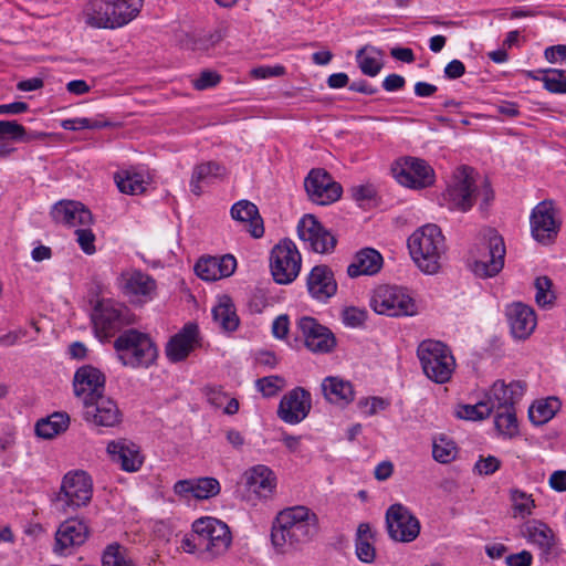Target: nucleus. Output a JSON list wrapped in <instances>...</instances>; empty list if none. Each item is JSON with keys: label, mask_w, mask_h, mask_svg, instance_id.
<instances>
[{"label": "nucleus", "mask_w": 566, "mask_h": 566, "mask_svg": "<svg viewBox=\"0 0 566 566\" xmlns=\"http://www.w3.org/2000/svg\"><path fill=\"white\" fill-rule=\"evenodd\" d=\"M93 496V482L91 476L83 470L67 472L61 482L60 491L53 501L67 512L88 505Z\"/></svg>", "instance_id": "9"}, {"label": "nucleus", "mask_w": 566, "mask_h": 566, "mask_svg": "<svg viewBox=\"0 0 566 566\" xmlns=\"http://www.w3.org/2000/svg\"><path fill=\"white\" fill-rule=\"evenodd\" d=\"M103 566H130L120 553L118 544H111L106 547L102 558Z\"/></svg>", "instance_id": "51"}, {"label": "nucleus", "mask_w": 566, "mask_h": 566, "mask_svg": "<svg viewBox=\"0 0 566 566\" xmlns=\"http://www.w3.org/2000/svg\"><path fill=\"white\" fill-rule=\"evenodd\" d=\"M386 525L390 538L400 543L412 542L420 533L419 520L400 503L388 507Z\"/></svg>", "instance_id": "15"}, {"label": "nucleus", "mask_w": 566, "mask_h": 566, "mask_svg": "<svg viewBox=\"0 0 566 566\" xmlns=\"http://www.w3.org/2000/svg\"><path fill=\"white\" fill-rule=\"evenodd\" d=\"M522 532L527 542L537 546L545 560H548L556 545L553 530L539 520H531L524 524Z\"/></svg>", "instance_id": "30"}, {"label": "nucleus", "mask_w": 566, "mask_h": 566, "mask_svg": "<svg viewBox=\"0 0 566 566\" xmlns=\"http://www.w3.org/2000/svg\"><path fill=\"white\" fill-rule=\"evenodd\" d=\"M70 423V417L64 412H54L48 418L41 419L35 424V433L40 438L52 439L65 431Z\"/></svg>", "instance_id": "39"}, {"label": "nucleus", "mask_w": 566, "mask_h": 566, "mask_svg": "<svg viewBox=\"0 0 566 566\" xmlns=\"http://www.w3.org/2000/svg\"><path fill=\"white\" fill-rule=\"evenodd\" d=\"M118 360L125 367L147 368L157 358V347L151 338L137 329L122 332L114 340Z\"/></svg>", "instance_id": "6"}, {"label": "nucleus", "mask_w": 566, "mask_h": 566, "mask_svg": "<svg viewBox=\"0 0 566 566\" xmlns=\"http://www.w3.org/2000/svg\"><path fill=\"white\" fill-rule=\"evenodd\" d=\"M306 289L313 300L326 303L337 292L332 269L326 264L315 265L306 276Z\"/></svg>", "instance_id": "24"}, {"label": "nucleus", "mask_w": 566, "mask_h": 566, "mask_svg": "<svg viewBox=\"0 0 566 566\" xmlns=\"http://www.w3.org/2000/svg\"><path fill=\"white\" fill-rule=\"evenodd\" d=\"M356 555L363 563H373L376 557V549L373 545V541L356 539L355 542Z\"/></svg>", "instance_id": "55"}, {"label": "nucleus", "mask_w": 566, "mask_h": 566, "mask_svg": "<svg viewBox=\"0 0 566 566\" xmlns=\"http://www.w3.org/2000/svg\"><path fill=\"white\" fill-rule=\"evenodd\" d=\"M510 500L512 502L515 516H520L522 518L532 515L533 510L536 507L532 494H527L520 489L510 490Z\"/></svg>", "instance_id": "42"}, {"label": "nucleus", "mask_w": 566, "mask_h": 566, "mask_svg": "<svg viewBox=\"0 0 566 566\" xmlns=\"http://www.w3.org/2000/svg\"><path fill=\"white\" fill-rule=\"evenodd\" d=\"M465 73V66L460 60H452L444 67V75L450 80L461 77Z\"/></svg>", "instance_id": "63"}, {"label": "nucleus", "mask_w": 566, "mask_h": 566, "mask_svg": "<svg viewBox=\"0 0 566 566\" xmlns=\"http://www.w3.org/2000/svg\"><path fill=\"white\" fill-rule=\"evenodd\" d=\"M237 260L231 254L222 256H203L195 265L196 274L205 281H217L233 274Z\"/></svg>", "instance_id": "27"}, {"label": "nucleus", "mask_w": 566, "mask_h": 566, "mask_svg": "<svg viewBox=\"0 0 566 566\" xmlns=\"http://www.w3.org/2000/svg\"><path fill=\"white\" fill-rule=\"evenodd\" d=\"M366 318V313L356 307H347L343 312V321L347 326H360Z\"/></svg>", "instance_id": "57"}, {"label": "nucleus", "mask_w": 566, "mask_h": 566, "mask_svg": "<svg viewBox=\"0 0 566 566\" xmlns=\"http://www.w3.org/2000/svg\"><path fill=\"white\" fill-rule=\"evenodd\" d=\"M91 528L84 518L70 517L62 522L55 532L53 551L59 555H69L88 539Z\"/></svg>", "instance_id": "17"}, {"label": "nucleus", "mask_w": 566, "mask_h": 566, "mask_svg": "<svg viewBox=\"0 0 566 566\" xmlns=\"http://www.w3.org/2000/svg\"><path fill=\"white\" fill-rule=\"evenodd\" d=\"M492 413V407L489 406L486 398L475 405H464L458 411V417L467 420H482Z\"/></svg>", "instance_id": "48"}, {"label": "nucleus", "mask_w": 566, "mask_h": 566, "mask_svg": "<svg viewBox=\"0 0 566 566\" xmlns=\"http://www.w3.org/2000/svg\"><path fill=\"white\" fill-rule=\"evenodd\" d=\"M505 314L514 338L526 339L534 332L536 315L531 306L521 302L512 303L506 306Z\"/></svg>", "instance_id": "26"}, {"label": "nucleus", "mask_w": 566, "mask_h": 566, "mask_svg": "<svg viewBox=\"0 0 566 566\" xmlns=\"http://www.w3.org/2000/svg\"><path fill=\"white\" fill-rule=\"evenodd\" d=\"M544 87L555 94H566V71L548 69L542 77Z\"/></svg>", "instance_id": "46"}, {"label": "nucleus", "mask_w": 566, "mask_h": 566, "mask_svg": "<svg viewBox=\"0 0 566 566\" xmlns=\"http://www.w3.org/2000/svg\"><path fill=\"white\" fill-rule=\"evenodd\" d=\"M198 334L199 329L196 324H186L167 344V357L175 363L184 360L198 343Z\"/></svg>", "instance_id": "32"}, {"label": "nucleus", "mask_w": 566, "mask_h": 566, "mask_svg": "<svg viewBox=\"0 0 566 566\" xmlns=\"http://www.w3.org/2000/svg\"><path fill=\"white\" fill-rule=\"evenodd\" d=\"M106 450L112 461L118 463L122 470L127 472L138 471L144 462L139 447L126 439L108 442Z\"/></svg>", "instance_id": "28"}, {"label": "nucleus", "mask_w": 566, "mask_h": 566, "mask_svg": "<svg viewBox=\"0 0 566 566\" xmlns=\"http://www.w3.org/2000/svg\"><path fill=\"white\" fill-rule=\"evenodd\" d=\"M432 455L440 463H449L455 459L457 447L453 441L440 436L433 440Z\"/></svg>", "instance_id": "45"}, {"label": "nucleus", "mask_w": 566, "mask_h": 566, "mask_svg": "<svg viewBox=\"0 0 566 566\" xmlns=\"http://www.w3.org/2000/svg\"><path fill=\"white\" fill-rule=\"evenodd\" d=\"M195 543L199 554L207 559H214L226 554L232 543L229 526L214 517H201L193 525Z\"/></svg>", "instance_id": "7"}, {"label": "nucleus", "mask_w": 566, "mask_h": 566, "mask_svg": "<svg viewBox=\"0 0 566 566\" xmlns=\"http://www.w3.org/2000/svg\"><path fill=\"white\" fill-rule=\"evenodd\" d=\"M304 187L311 201L322 206L337 201L343 193L340 184L323 168L312 169L304 180Z\"/></svg>", "instance_id": "16"}, {"label": "nucleus", "mask_w": 566, "mask_h": 566, "mask_svg": "<svg viewBox=\"0 0 566 566\" xmlns=\"http://www.w3.org/2000/svg\"><path fill=\"white\" fill-rule=\"evenodd\" d=\"M221 81V76L211 70L202 71L197 78L192 81V85L198 91L214 87Z\"/></svg>", "instance_id": "53"}, {"label": "nucleus", "mask_w": 566, "mask_h": 566, "mask_svg": "<svg viewBox=\"0 0 566 566\" xmlns=\"http://www.w3.org/2000/svg\"><path fill=\"white\" fill-rule=\"evenodd\" d=\"M119 284L123 293L132 300L148 301L156 294V281L139 270H129L120 274Z\"/></svg>", "instance_id": "25"}, {"label": "nucleus", "mask_w": 566, "mask_h": 566, "mask_svg": "<svg viewBox=\"0 0 566 566\" xmlns=\"http://www.w3.org/2000/svg\"><path fill=\"white\" fill-rule=\"evenodd\" d=\"M46 135L44 133L28 134L25 128L17 120H0V140L12 139L14 142H31L42 139Z\"/></svg>", "instance_id": "41"}, {"label": "nucleus", "mask_w": 566, "mask_h": 566, "mask_svg": "<svg viewBox=\"0 0 566 566\" xmlns=\"http://www.w3.org/2000/svg\"><path fill=\"white\" fill-rule=\"evenodd\" d=\"M289 316L280 315L277 316L272 324V333L276 338H285L289 333Z\"/></svg>", "instance_id": "61"}, {"label": "nucleus", "mask_w": 566, "mask_h": 566, "mask_svg": "<svg viewBox=\"0 0 566 566\" xmlns=\"http://www.w3.org/2000/svg\"><path fill=\"white\" fill-rule=\"evenodd\" d=\"M494 424L504 437L513 438L518 433V423L515 409L495 411Z\"/></svg>", "instance_id": "43"}, {"label": "nucleus", "mask_w": 566, "mask_h": 566, "mask_svg": "<svg viewBox=\"0 0 566 566\" xmlns=\"http://www.w3.org/2000/svg\"><path fill=\"white\" fill-rule=\"evenodd\" d=\"M143 0H92L84 10L85 23L96 29H115L135 19Z\"/></svg>", "instance_id": "4"}, {"label": "nucleus", "mask_w": 566, "mask_h": 566, "mask_svg": "<svg viewBox=\"0 0 566 566\" xmlns=\"http://www.w3.org/2000/svg\"><path fill=\"white\" fill-rule=\"evenodd\" d=\"M505 252L504 240L499 232L494 229H486L470 252L471 271L481 279L497 275L504 266Z\"/></svg>", "instance_id": "5"}, {"label": "nucleus", "mask_w": 566, "mask_h": 566, "mask_svg": "<svg viewBox=\"0 0 566 566\" xmlns=\"http://www.w3.org/2000/svg\"><path fill=\"white\" fill-rule=\"evenodd\" d=\"M549 486L558 492L566 491V471L558 470L552 473L549 478Z\"/></svg>", "instance_id": "64"}, {"label": "nucleus", "mask_w": 566, "mask_h": 566, "mask_svg": "<svg viewBox=\"0 0 566 566\" xmlns=\"http://www.w3.org/2000/svg\"><path fill=\"white\" fill-rule=\"evenodd\" d=\"M255 386L264 397H273L285 386V381L280 376H268L256 380Z\"/></svg>", "instance_id": "49"}, {"label": "nucleus", "mask_w": 566, "mask_h": 566, "mask_svg": "<svg viewBox=\"0 0 566 566\" xmlns=\"http://www.w3.org/2000/svg\"><path fill=\"white\" fill-rule=\"evenodd\" d=\"M73 387L75 396L85 405L104 395L105 376L91 365L82 366L74 375Z\"/></svg>", "instance_id": "20"}, {"label": "nucleus", "mask_w": 566, "mask_h": 566, "mask_svg": "<svg viewBox=\"0 0 566 566\" xmlns=\"http://www.w3.org/2000/svg\"><path fill=\"white\" fill-rule=\"evenodd\" d=\"M245 486L260 497H269L276 488V476L266 465L256 464L243 473Z\"/></svg>", "instance_id": "31"}, {"label": "nucleus", "mask_w": 566, "mask_h": 566, "mask_svg": "<svg viewBox=\"0 0 566 566\" xmlns=\"http://www.w3.org/2000/svg\"><path fill=\"white\" fill-rule=\"evenodd\" d=\"M350 192H352V197L358 202L369 200V199L374 198L376 195V190L373 185L354 186L350 189Z\"/></svg>", "instance_id": "60"}, {"label": "nucleus", "mask_w": 566, "mask_h": 566, "mask_svg": "<svg viewBox=\"0 0 566 566\" xmlns=\"http://www.w3.org/2000/svg\"><path fill=\"white\" fill-rule=\"evenodd\" d=\"M114 180L120 192L126 195H139L146 189V179L143 174L134 169H125L114 175Z\"/></svg>", "instance_id": "38"}, {"label": "nucleus", "mask_w": 566, "mask_h": 566, "mask_svg": "<svg viewBox=\"0 0 566 566\" xmlns=\"http://www.w3.org/2000/svg\"><path fill=\"white\" fill-rule=\"evenodd\" d=\"M391 171L397 182L411 189H423L434 182V170L421 158L402 157L395 161Z\"/></svg>", "instance_id": "13"}, {"label": "nucleus", "mask_w": 566, "mask_h": 566, "mask_svg": "<svg viewBox=\"0 0 566 566\" xmlns=\"http://www.w3.org/2000/svg\"><path fill=\"white\" fill-rule=\"evenodd\" d=\"M533 556L527 551H522L517 554H512L506 557L507 566H531Z\"/></svg>", "instance_id": "62"}, {"label": "nucleus", "mask_w": 566, "mask_h": 566, "mask_svg": "<svg viewBox=\"0 0 566 566\" xmlns=\"http://www.w3.org/2000/svg\"><path fill=\"white\" fill-rule=\"evenodd\" d=\"M360 408H367L365 411L368 416L376 415L379 410L386 409L388 403L380 397H373L370 399H361L358 402Z\"/></svg>", "instance_id": "58"}, {"label": "nucleus", "mask_w": 566, "mask_h": 566, "mask_svg": "<svg viewBox=\"0 0 566 566\" xmlns=\"http://www.w3.org/2000/svg\"><path fill=\"white\" fill-rule=\"evenodd\" d=\"M501 462L497 458L489 455L488 458H481L475 463V470L480 474L489 475L499 470Z\"/></svg>", "instance_id": "56"}, {"label": "nucleus", "mask_w": 566, "mask_h": 566, "mask_svg": "<svg viewBox=\"0 0 566 566\" xmlns=\"http://www.w3.org/2000/svg\"><path fill=\"white\" fill-rule=\"evenodd\" d=\"M409 253L416 265L426 274L440 270L446 252L444 237L437 224L428 223L417 229L408 239Z\"/></svg>", "instance_id": "3"}, {"label": "nucleus", "mask_w": 566, "mask_h": 566, "mask_svg": "<svg viewBox=\"0 0 566 566\" xmlns=\"http://www.w3.org/2000/svg\"><path fill=\"white\" fill-rule=\"evenodd\" d=\"M318 531L319 521L316 513L306 506H292L277 514L271 541L276 552L285 554L310 543Z\"/></svg>", "instance_id": "1"}, {"label": "nucleus", "mask_w": 566, "mask_h": 566, "mask_svg": "<svg viewBox=\"0 0 566 566\" xmlns=\"http://www.w3.org/2000/svg\"><path fill=\"white\" fill-rule=\"evenodd\" d=\"M91 319L95 336L105 342L132 323L129 310L112 300H103L94 307Z\"/></svg>", "instance_id": "10"}, {"label": "nucleus", "mask_w": 566, "mask_h": 566, "mask_svg": "<svg viewBox=\"0 0 566 566\" xmlns=\"http://www.w3.org/2000/svg\"><path fill=\"white\" fill-rule=\"evenodd\" d=\"M192 496L198 500H208L220 493L221 486L214 478L192 479Z\"/></svg>", "instance_id": "44"}, {"label": "nucleus", "mask_w": 566, "mask_h": 566, "mask_svg": "<svg viewBox=\"0 0 566 566\" xmlns=\"http://www.w3.org/2000/svg\"><path fill=\"white\" fill-rule=\"evenodd\" d=\"M297 326L310 350L314 353H328L335 347L336 339L333 333L327 327L321 325L315 318L304 316L300 318Z\"/></svg>", "instance_id": "22"}, {"label": "nucleus", "mask_w": 566, "mask_h": 566, "mask_svg": "<svg viewBox=\"0 0 566 566\" xmlns=\"http://www.w3.org/2000/svg\"><path fill=\"white\" fill-rule=\"evenodd\" d=\"M284 73H285V69L281 65L259 66L251 71V74L255 78H268V77L281 76Z\"/></svg>", "instance_id": "59"}, {"label": "nucleus", "mask_w": 566, "mask_h": 566, "mask_svg": "<svg viewBox=\"0 0 566 566\" xmlns=\"http://www.w3.org/2000/svg\"><path fill=\"white\" fill-rule=\"evenodd\" d=\"M321 387L325 399L332 403L348 405L354 400L355 392L352 382L340 377H326Z\"/></svg>", "instance_id": "35"}, {"label": "nucleus", "mask_w": 566, "mask_h": 566, "mask_svg": "<svg viewBox=\"0 0 566 566\" xmlns=\"http://www.w3.org/2000/svg\"><path fill=\"white\" fill-rule=\"evenodd\" d=\"M534 286L536 289L535 302L538 306L545 307L554 303L556 297L552 291L553 282L548 276H538L534 282Z\"/></svg>", "instance_id": "47"}, {"label": "nucleus", "mask_w": 566, "mask_h": 566, "mask_svg": "<svg viewBox=\"0 0 566 566\" xmlns=\"http://www.w3.org/2000/svg\"><path fill=\"white\" fill-rule=\"evenodd\" d=\"M52 217L67 227H90L93 223L91 211L78 201H60L53 207Z\"/></svg>", "instance_id": "29"}, {"label": "nucleus", "mask_w": 566, "mask_h": 566, "mask_svg": "<svg viewBox=\"0 0 566 566\" xmlns=\"http://www.w3.org/2000/svg\"><path fill=\"white\" fill-rule=\"evenodd\" d=\"M85 421L98 427H115L122 421L117 403L104 395L83 405Z\"/></svg>", "instance_id": "21"}, {"label": "nucleus", "mask_w": 566, "mask_h": 566, "mask_svg": "<svg viewBox=\"0 0 566 566\" xmlns=\"http://www.w3.org/2000/svg\"><path fill=\"white\" fill-rule=\"evenodd\" d=\"M298 238L308 243L316 253H329L334 251L337 240L312 214L304 216L297 224Z\"/></svg>", "instance_id": "18"}, {"label": "nucleus", "mask_w": 566, "mask_h": 566, "mask_svg": "<svg viewBox=\"0 0 566 566\" xmlns=\"http://www.w3.org/2000/svg\"><path fill=\"white\" fill-rule=\"evenodd\" d=\"M426 376L437 384L450 380L455 360L450 349L438 340H423L417 350Z\"/></svg>", "instance_id": "8"}, {"label": "nucleus", "mask_w": 566, "mask_h": 566, "mask_svg": "<svg viewBox=\"0 0 566 566\" xmlns=\"http://www.w3.org/2000/svg\"><path fill=\"white\" fill-rule=\"evenodd\" d=\"M560 401L556 397H548L534 402L528 409V418L536 426L548 422L559 410Z\"/></svg>", "instance_id": "40"}, {"label": "nucleus", "mask_w": 566, "mask_h": 566, "mask_svg": "<svg viewBox=\"0 0 566 566\" xmlns=\"http://www.w3.org/2000/svg\"><path fill=\"white\" fill-rule=\"evenodd\" d=\"M311 409V394L303 387H295L282 397L277 416L285 423L297 424L308 416Z\"/></svg>", "instance_id": "19"}, {"label": "nucleus", "mask_w": 566, "mask_h": 566, "mask_svg": "<svg viewBox=\"0 0 566 566\" xmlns=\"http://www.w3.org/2000/svg\"><path fill=\"white\" fill-rule=\"evenodd\" d=\"M384 264L382 255L373 248H364L355 253L352 263L347 266L349 277L360 275H375Z\"/></svg>", "instance_id": "33"}, {"label": "nucleus", "mask_w": 566, "mask_h": 566, "mask_svg": "<svg viewBox=\"0 0 566 566\" xmlns=\"http://www.w3.org/2000/svg\"><path fill=\"white\" fill-rule=\"evenodd\" d=\"M475 171L468 166L458 167L448 184L447 189L442 193L443 203L451 210L461 212L469 211L478 197H482L481 209L488 208L493 200V190L486 179L478 185Z\"/></svg>", "instance_id": "2"}, {"label": "nucleus", "mask_w": 566, "mask_h": 566, "mask_svg": "<svg viewBox=\"0 0 566 566\" xmlns=\"http://www.w3.org/2000/svg\"><path fill=\"white\" fill-rule=\"evenodd\" d=\"M371 308L387 316H412L417 313V306L411 296L399 286L379 285L370 298Z\"/></svg>", "instance_id": "11"}, {"label": "nucleus", "mask_w": 566, "mask_h": 566, "mask_svg": "<svg viewBox=\"0 0 566 566\" xmlns=\"http://www.w3.org/2000/svg\"><path fill=\"white\" fill-rule=\"evenodd\" d=\"M231 217L240 222L248 223L250 234L259 239L264 234L263 219L259 213L258 207L248 200H241L231 208Z\"/></svg>", "instance_id": "34"}, {"label": "nucleus", "mask_w": 566, "mask_h": 566, "mask_svg": "<svg viewBox=\"0 0 566 566\" xmlns=\"http://www.w3.org/2000/svg\"><path fill=\"white\" fill-rule=\"evenodd\" d=\"M532 237L541 244L548 245L555 241L560 230L558 211L553 200H543L532 210L530 217Z\"/></svg>", "instance_id": "14"}, {"label": "nucleus", "mask_w": 566, "mask_h": 566, "mask_svg": "<svg viewBox=\"0 0 566 566\" xmlns=\"http://www.w3.org/2000/svg\"><path fill=\"white\" fill-rule=\"evenodd\" d=\"M226 172L224 167L216 161H208L197 165L193 168L190 190L193 195L200 196L203 191V186L210 185L214 178L223 176Z\"/></svg>", "instance_id": "36"}, {"label": "nucleus", "mask_w": 566, "mask_h": 566, "mask_svg": "<svg viewBox=\"0 0 566 566\" xmlns=\"http://www.w3.org/2000/svg\"><path fill=\"white\" fill-rule=\"evenodd\" d=\"M301 265V253L292 240L283 239L273 247L270 256V269L276 283H292L297 277Z\"/></svg>", "instance_id": "12"}, {"label": "nucleus", "mask_w": 566, "mask_h": 566, "mask_svg": "<svg viewBox=\"0 0 566 566\" xmlns=\"http://www.w3.org/2000/svg\"><path fill=\"white\" fill-rule=\"evenodd\" d=\"M75 234L77 237L76 241L83 252L86 254H93L95 252V234L92 232V230L88 227H83L77 229Z\"/></svg>", "instance_id": "54"}, {"label": "nucleus", "mask_w": 566, "mask_h": 566, "mask_svg": "<svg viewBox=\"0 0 566 566\" xmlns=\"http://www.w3.org/2000/svg\"><path fill=\"white\" fill-rule=\"evenodd\" d=\"M213 321L224 332H233L239 326V317L234 304L227 295L220 297L219 303L212 308Z\"/></svg>", "instance_id": "37"}, {"label": "nucleus", "mask_w": 566, "mask_h": 566, "mask_svg": "<svg viewBox=\"0 0 566 566\" xmlns=\"http://www.w3.org/2000/svg\"><path fill=\"white\" fill-rule=\"evenodd\" d=\"M525 382L513 380L506 384L496 380L486 394V401L493 411L515 409V405L522 399L525 391Z\"/></svg>", "instance_id": "23"}, {"label": "nucleus", "mask_w": 566, "mask_h": 566, "mask_svg": "<svg viewBox=\"0 0 566 566\" xmlns=\"http://www.w3.org/2000/svg\"><path fill=\"white\" fill-rule=\"evenodd\" d=\"M366 51L364 48L357 53L359 69L365 75L376 76L380 72L382 64L378 59L366 54Z\"/></svg>", "instance_id": "50"}, {"label": "nucleus", "mask_w": 566, "mask_h": 566, "mask_svg": "<svg viewBox=\"0 0 566 566\" xmlns=\"http://www.w3.org/2000/svg\"><path fill=\"white\" fill-rule=\"evenodd\" d=\"M226 35V31L223 29H216L212 32H207L200 35L196 41L193 48L197 50H208L209 48L216 45Z\"/></svg>", "instance_id": "52"}]
</instances>
